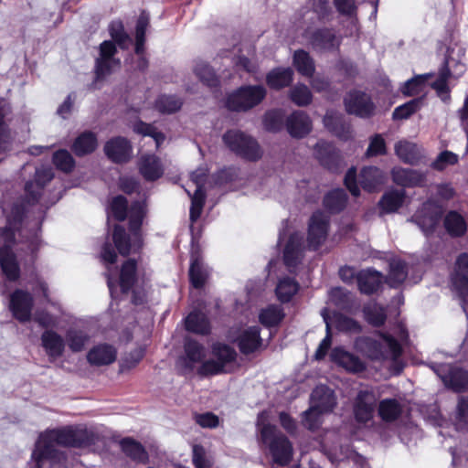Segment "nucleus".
Returning <instances> with one entry per match:
<instances>
[{"label":"nucleus","instance_id":"nucleus-34","mask_svg":"<svg viewBox=\"0 0 468 468\" xmlns=\"http://www.w3.org/2000/svg\"><path fill=\"white\" fill-rule=\"evenodd\" d=\"M405 192L403 190H390L386 192L379 201V207L384 213L397 211L403 204Z\"/></svg>","mask_w":468,"mask_h":468},{"label":"nucleus","instance_id":"nucleus-33","mask_svg":"<svg viewBox=\"0 0 468 468\" xmlns=\"http://www.w3.org/2000/svg\"><path fill=\"white\" fill-rule=\"evenodd\" d=\"M189 276L196 288L203 286L208 276V270L197 251H192Z\"/></svg>","mask_w":468,"mask_h":468},{"label":"nucleus","instance_id":"nucleus-30","mask_svg":"<svg viewBox=\"0 0 468 468\" xmlns=\"http://www.w3.org/2000/svg\"><path fill=\"white\" fill-rule=\"evenodd\" d=\"M395 153L404 163L417 165L421 158L420 147L408 141H399L395 144Z\"/></svg>","mask_w":468,"mask_h":468},{"label":"nucleus","instance_id":"nucleus-1","mask_svg":"<svg viewBox=\"0 0 468 468\" xmlns=\"http://www.w3.org/2000/svg\"><path fill=\"white\" fill-rule=\"evenodd\" d=\"M93 433L86 428H66L42 433L32 453L35 468H63L64 454L59 446L83 447L92 441Z\"/></svg>","mask_w":468,"mask_h":468},{"label":"nucleus","instance_id":"nucleus-43","mask_svg":"<svg viewBox=\"0 0 468 468\" xmlns=\"http://www.w3.org/2000/svg\"><path fill=\"white\" fill-rule=\"evenodd\" d=\"M97 147V139L90 132L81 133L73 144V150L78 155L91 153Z\"/></svg>","mask_w":468,"mask_h":468},{"label":"nucleus","instance_id":"nucleus-11","mask_svg":"<svg viewBox=\"0 0 468 468\" xmlns=\"http://www.w3.org/2000/svg\"><path fill=\"white\" fill-rule=\"evenodd\" d=\"M207 176V170L205 168H198L191 174V180L196 186L193 195L188 190L189 197H191L190 207V219L192 222L196 221L201 215L203 206L205 203V180Z\"/></svg>","mask_w":468,"mask_h":468},{"label":"nucleus","instance_id":"nucleus-31","mask_svg":"<svg viewBox=\"0 0 468 468\" xmlns=\"http://www.w3.org/2000/svg\"><path fill=\"white\" fill-rule=\"evenodd\" d=\"M360 185L367 191H373L385 182V174L376 166L365 167L360 173Z\"/></svg>","mask_w":468,"mask_h":468},{"label":"nucleus","instance_id":"nucleus-44","mask_svg":"<svg viewBox=\"0 0 468 468\" xmlns=\"http://www.w3.org/2000/svg\"><path fill=\"white\" fill-rule=\"evenodd\" d=\"M293 65L297 71L307 77H311L314 72V64L309 54L303 50H297L293 56Z\"/></svg>","mask_w":468,"mask_h":468},{"label":"nucleus","instance_id":"nucleus-46","mask_svg":"<svg viewBox=\"0 0 468 468\" xmlns=\"http://www.w3.org/2000/svg\"><path fill=\"white\" fill-rule=\"evenodd\" d=\"M447 231L452 236H462L466 231V223L463 218L457 212H450L444 220Z\"/></svg>","mask_w":468,"mask_h":468},{"label":"nucleus","instance_id":"nucleus-62","mask_svg":"<svg viewBox=\"0 0 468 468\" xmlns=\"http://www.w3.org/2000/svg\"><path fill=\"white\" fill-rule=\"evenodd\" d=\"M329 299L335 305L345 308L351 299V295L343 288H334L330 291Z\"/></svg>","mask_w":468,"mask_h":468},{"label":"nucleus","instance_id":"nucleus-32","mask_svg":"<svg viewBox=\"0 0 468 468\" xmlns=\"http://www.w3.org/2000/svg\"><path fill=\"white\" fill-rule=\"evenodd\" d=\"M358 288L363 293H372L378 290L381 282L382 274L377 271H362L357 275Z\"/></svg>","mask_w":468,"mask_h":468},{"label":"nucleus","instance_id":"nucleus-15","mask_svg":"<svg viewBox=\"0 0 468 468\" xmlns=\"http://www.w3.org/2000/svg\"><path fill=\"white\" fill-rule=\"evenodd\" d=\"M328 217L322 212H315L309 222L307 241L309 247L318 248L328 234Z\"/></svg>","mask_w":468,"mask_h":468},{"label":"nucleus","instance_id":"nucleus-61","mask_svg":"<svg viewBox=\"0 0 468 468\" xmlns=\"http://www.w3.org/2000/svg\"><path fill=\"white\" fill-rule=\"evenodd\" d=\"M127 201L122 197H114L111 203L109 214L112 215L117 220H123L126 218Z\"/></svg>","mask_w":468,"mask_h":468},{"label":"nucleus","instance_id":"nucleus-4","mask_svg":"<svg viewBox=\"0 0 468 468\" xmlns=\"http://www.w3.org/2000/svg\"><path fill=\"white\" fill-rule=\"evenodd\" d=\"M23 212L24 208L15 207L12 215L7 218L6 226L0 227V265L9 281H16L19 277V267L10 247L14 240V230L20 223Z\"/></svg>","mask_w":468,"mask_h":468},{"label":"nucleus","instance_id":"nucleus-42","mask_svg":"<svg viewBox=\"0 0 468 468\" xmlns=\"http://www.w3.org/2000/svg\"><path fill=\"white\" fill-rule=\"evenodd\" d=\"M89 340V335L83 330L71 328L67 331L66 341L72 352L83 350Z\"/></svg>","mask_w":468,"mask_h":468},{"label":"nucleus","instance_id":"nucleus-21","mask_svg":"<svg viewBox=\"0 0 468 468\" xmlns=\"http://www.w3.org/2000/svg\"><path fill=\"white\" fill-rule=\"evenodd\" d=\"M41 345L50 360L60 357L65 350L64 338L53 330L43 332Z\"/></svg>","mask_w":468,"mask_h":468},{"label":"nucleus","instance_id":"nucleus-12","mask_svg":"<svg viewBox=\"0 0 468 468\" xmlns=\"http://www.w3.org/2000/svg\"><path fill=\"white\" fill-rule=\"evenodd\" d=\"M452 285L459 292L464 311L468 309V254H461L455 262L452 275Z\"/></svg>","mask_w":468,"mask_h":468},{"label":"nucleus","instance_id":"nucleus-9","mask_svg":"<svg viewBox=\"0 0 468 468\" xmlns=\"http://www.w3.org/2000/svg\"><path fill=\"white\" fill-rule=\"evenodd\" d=\"M262 86L241 87L229 95L226 105L231 111H247L258 105L265 97Z\"/></svg>","mask_w":468,"mask_h":468},{"label":"nucleus","instance_id":"nucleus-49","mask_svg":"<svg viewBox=\"0 0 468 468\" xmlns=\"http://www.w3.org/2000/svg\"><path fill=\"white\" fill-rule=\"evenodd\" d=\"M282 309L278 305H270L262 309L259 318L261 323L265 326H272L278 324L283 318Z\"/></svg>","mask_w":468,"mask_h":468},{"label":"nucleus","instance_id":"nucleus-41","mask_svg":"<svg viewBox=\"0 0 468 468\" xmlns=\"http://www.w3.org/2000/svg\"><path fill=\"white\" fill-rule=\"evenodd\" d=\"M402 407L395 399H383L379 403L378 413L385 421H393L401 414Z\"/></svg>","mask_w":468,"mask_h":468},{"label":"nucleus","instance_id":"nucleus-54","mask_svg":"<svg viewBox=\"0 0 468 468\" xmlns=\"http://www.w3.org/2000/svg\"><path fill=\"white\" fill-rule=\"evenodd\" d=\"M181 106V101L170 95H162L155 102L156 109L162 113H173L178 111Z\"/></svg>","mask_w":468,"mask_h":468},{"label":"nucleus","instance_id":"nucleus-2","mask_svg":"<svg viewBox=\"0 0 468 468\" xmlns=\"http://www.w3.org/2000/svg\"><path fill=\"white\" fill-rule=\"evenodd\" d=\"M185 355L178 359L177 365L184 372L192 371L199 365L198 372L202 375H215L226 372L227 367L236 358V352L227 345L216 344L212 347V354L216 359L204 361L206 357L205 347L194 340L185 343Z\"/></svg>","mask_w":468,"mask_h":468},{"label":"nucleus","instance_id":"nucleus-5","mask_svg":"<svg viewBox=\"0 0 468 468\" xmlns=\"http://www.w3.org/2000/svg\"><path fill=\"white\" fill-rule=\"evenodd\" d=\"M145 215L144 204L134 203L130 211V231L131 237H127L124 229L116 226L113 231V241L120 254L126 256L131 251H136L142 246V237L139 232L143 218Z\"/></svg>","mask_w":468,"mask_h":468},{"label":"nucleus","instance_id":"nucleus-55","mask_svg":"<svg viewBox=\"0 0 468 468\" xmlns=\"http://www.w3.org/2000/svg\"><path fill=\"white\" fill-rule=\"evenodd\" d=\"M364 313L368 323L373 325L378 326L384 324L386 320V314L384 309L375 303H368Z\"/></svg>","mask_w":468,"mask_h":468},{"label":"nucleus","instance_id":"nucleus-57","mask_svg":"<svg viewBox=\"0 0 468 468\" xmlns=\"http://www.w3.org/2000/svg\"><path fill=\"white\" fill-rule=\"evenodd\" d=\"M291 100L298 106H305L312 101V93L307 86L296 85L291 90Z\"/></svg>","mask_w":468,"mask_h":468},{"label":"nucleus","instance_id":"nucleus-13","mask_svg":"<svg viewBox=\"0 0 468 468\" xmlns=\"http://www.w3.org/2000/svg\"><path fill=\"white\" fill-rule=\"evenodd\" d=\"M434 372L441 378L445 386L460 391L468 388V372L448 364L434 366Z\"/></svg>","mask_w":468,"mask_h":468},{"label":"nucleus","instance_id":"nucleus-47","mask_svg":"<svg viewBox=\"0 0 468 468\" xmlns=\"http://www.w3.org/2000/svg\"><path fill=\"white\" fill-rule=\"evenodd\" d=\"M5 114L6 111L5 105L0 102V160L2 159V155L10 149L13 139L11 132L5 121Z\"/></svg>","mask_w":468,"mask_h":468},{"label":"nucleus","instance_id":"nucleus-6","mask_svg":"<svg viewBox=\"0 0 468 468\" xmlns=\"http://www.w3.org/2000/svg\"><path fill=\"white\" fill-rule=\"evenodd\" d=\"M356 348L371 359H391L396 361L400 356V345L387 335H379L378 339L360 337L356 341Z\"/></svg>","mask_w":468,"mask_h":468},{"label":"nucleus","instance_id":"nucleus-14","mask_svg":"<svg viewBox=\"0 0 468 468\" xmlns=\"http://www.w3.org/2000/svg\"><path fill=\"white\" fill-rule=\"evenodd\" d=\"M441 214V207L433 202H426L414 215L412 220L417 223L425 235H429L439 224Z\"/></svg>","mask_w":468,"mask_h":468},{"label":"nucleus","instance_id":"nucleus-28","mask_svg":"<svg viewBox=\"0 0 468 468\" xmlns=\"http://www.w3.org/2000/svg\"><path fill=\"white\" fill-rule=\"evenodd\" d=\"M324 126L335 136L342 140H347L351 137L350 125L344 122L341 114L328 111L324 118Z\"/></svg>","mask_w":468,"mask_h":468},{"label":"nucleus","instance_id":"nucleus-20","mask_svg":"<svg viewBox=\"0 0 468 468\" xmlns=\"http://www.w3.org/2000/svg\"><path fill=\"white\" fill-rule=\"evenodd\" d=\"M391 176L395 184L404 187L422 186L426 182V173L410 168L394 167Z\"/></svg>","mask_w":468,"mask_h":468},{"label":"nucleus","instance_id":"nucleus-50","mask_svg":"<svg viewBox=\"0 0 468 468\" xmlns=\"http://www.w3.org/2000/svg\"><path fill=\"white\" fill-rule=\"evenodd\" d=\"M324 206L332 212L342 210L346 204V195L342 189H335L324 197Z\"/></svg>","mask_w":468,"mask_h":468},{"label":"nucleus","instance_id":"nucleus-56","mask_svg":"<svg viewBox=\"0 0 468 468\" xmlns=\"http://www.w3.org/2000/svg\"><path fill=\"white\" fill-rule=\"evenodd\" d=\"M133 131L144 136H150L155 142V146L158 148L165 141V134L158 132L153 125L138 122L133 125Z\"/></svg>","mask_w":468,"mask_h":468},{"label":"nucleus","instance_id":"nucleus-35","mask_svg":"<svg viewBox=\"0 0 468 468\" xmlns=\"http://www.w3.org/2000/svg\"><path fill=\"white\" fill-rule=\"evenodd\" d=\"M302 236L297 233L290 237L283 252L284 262L287 266L296 265L302 251Z\"/></svg>","mask_w":468,"mask_h":468},{"label":"nucleus","instance_id":"nucleus-10","mask_svg":"<svg viewBox=\"0 0 468 468\" xmlns=\"http://www.w3.org/2000/svg\"><path fill=\"white\" fill-rule=\"evenodd\" d=\"M326 309L322 311V315L326 325V335L320 343L314 357L317 360L324 358L331 346L332 336H331V326L335 325L338 330L358 332V324L351 318L344 316L342 314H335L333 318H330L326 314Z\"/></svg>","mask_w":468,"mask_h":468},{"label":"nucleus","instance_id":"nucleus-8","mask_svg":"<svg viewBox=\"0 0 468 468\" xmlns=\"http://www.w3.org/2000/svg\"><path fill=\"white\" fill-rule=\"evenodd\" d=\"M223 141L232 152L247 160L256 161L262 156V150L257 141L239 130L228 131Z\"/></svg>","mask_w":468,"mask_h":468},{"label":"nucleus","instance_id":"nucleus-63","mask_svg":"<svg viewBox=\"0 0 468 468\" xmlns=\"http://www.w3.org/2000/svg\"><path fill=\"white\" fill-rule=\"evenodd\" d=\"M458 161V156L449 151L441 153L432 163V167L437 170H443L447 165H454Z\"/></svg>","mask_w":468,"mask_h":468},{"label":"nucleus","instance_id":"nucleus-22","mask_svg":"<svg viewBox=\"0 0 468 468\" xmlns=\"http://www.w3.org/2000/svg\"><path fill=\"white\" fill-rule=\"evenodd\" d=\"M104 151L111 160L115 163H121L130 158L132 146L125 138L116 137L106 143Z\"/></svg>","mask_w":468,"mask_h":468},{"label":"nucleus","instance_id":"nucleus-45","mask_svg":"<svg viewBox=\"0 0 468 468\" xmlns=\"http://www.w3.org/2000/svg\"><path fill=\"white\" fill-rule=\"evenodd\" d=\"M299 289L298 283L291 278L281 279L276 287V294L281 302H289Z\"/></svg>","mask_w":468,"mask_h":468},{"label":"nucleus","instance_id":"nucleus-23","mask_svg":"<svg viewBox=\"0 0 468 468\" xmlns=\"http://www.w3.org/2000/svg\"><path fill=\"white\" fill-rule=\"evenodd\" d=\"M117 356L116 349L108 344L93 346L87 354V360L92 366H106L113 363Z\"/></svg>","mask_w":468,"mask_h":468},{"label":"nucleus","instance_id":"nucleus-58","mask_svg":"<svg viewBox=\"0 0 468 468\" xmlns=\"http://www.w3.org/2000/svg\"><path fill=\"white\" fill-rule=\"evenodd\" d=\"M53 162L58 169L64 172H69L74 166V160L66 150L56 152L53 156Z\"/></svg>","mask_w":468,"mask_h":468},{"label":"nucleus","instance_id":"nucleus-16","mask_svg":"<svg viewBox=\"0 0 468 468\" xmlns=\"http://www.w3.org/2000/svg\"><path fill=\"white\" fill-rule=\"evenodd\" d=\"M116 52L115 46L111 41H104L100 47V58L96 62V73L98 78H104L120 67V60L113 56Z\"/></svg>","mask_w":468,"mask_h":468},{"label":"nucleus","instance_id":"nucleus-39","mask_svg":"<svg viewBox=\"0 0 468 468\" xmlns=\"http://www.w3.org/2000/svg\"><path fill=\"white\" fill-rule=\"evenodd\" d=\"M186 328L193 333L206 335L209 332V323L204 314L193 312L186 318Z\"/></svg>","mask_w":468,"mask_h":468},{"label":"nucleus","instance_id":"nucleus-27","mask_svg":"<svg viewBox=\"0 0 468 468\" xmlns=\"http://www.w3.org/2000/svg\"><path fill=\"white\" fill-rule=\"evenodd\" d=\"M138 166L140 174L147 181H154L164 174L161 160L154 154L142 155Z\"/></svg>","mask_w":468,"mask_h":468},{"label":"nucleus","instance_id":"nucleus-60","mask_svg":"<svg viewBox=\"0 0 468 468\" xmlns=\"http://www.w3.org/2000/svg\"><path fill=\"white\" fill-rule=\"evenodd\" d=\"M193 463L196 468H209L213 465V460L207 456L205 449L200 445L193 447Z\"/></svg>","mask_w":468,"mask_h":468},{"label":"nucleus","instance_id":"nucleus-36","mask_svg":"<svg viewBox=\"0 0 468 468\" xmlns=\"http://www.w3.org/2000/svg\"><path fill=\"white\" fill-rule=\"evenodd\" d=\"M408 270L406 263L399 259H392L389 263V272L387 282L391 287L399 286L407 278Z\"/></svg>","mask_w":468,"mask_h":468},{"label":"nucleus","instance_id":"nucleus-40","mask_svg":"<svg viewBox=\"0 0 468 468\" xmlns=\"http://www.w3.org/2000/svg\"><path fill=\"white\" fill-rule=\"evenodd\" d=\"M120 444L122 452L133 460L139 463H145L147 461V453L139 442L126 438L122 440Z\"/></svg>","mask_w":468,"mask_h":468},{"label":"nucleus","instance_id":"nucleus-17","mask_svg":"<svg viewBox=\"0 0 468 468\" xmlns=\"http://www.w3.org/2000/svg\"><path fill=\"white\" fill-rule=\"evenodd\" d=\"M345 106L348 113L359 117H368L374 112V104L370 98L360 91H351L345 98Z\"/></svg>","mask_w":468,"mask_h":468},{"label":"nucleus","instance_id":"nucleus-38","mask_svg":"<svg viewBox=\"0 0 468 468\" xmlns=\"http://www.w3.org/2000/svg\"><path fill=\"white\" fill-rule=\"evenodd\" d=\"M312 45L318 50H331L338 47L339 39L330 30H320L314 35Z\"/></svg>","mask_w":468,"mask_h":468},{"label":"nucleus","instance_id":"nucleus-29","mask_svg":"<svg viewBox=\"0 0 468 468\" xmlns=\"http://www.w3.org/2000/svg\"><path fill=\"white\" fill-rule=\"evenodd\" d=\"M238 345L243 354L256 351L261 345L260 328L254 325L245 329L238 338Z\"/></svg>","mask_w":468,"mask_h":468},{"label":"nucleus","instance_id":"nucleus-18","mask_svg":"<svg viewBox=\"0 0 468 468\" xmlns=\"http://www.w3.org/2000/svg\"><path fill=\"white\" fill-rule=\"evenodd\" d=\"M33 298L30 293L17 290L11 294L10 310L20 322H27L31 318Z\"/></svg>","mask_w":468,"mask_h":468},{"label":"nucleus","instance_id":"nucleus-53","mask_svg":"<svg viewBox=\"0 0 468 468\" xmlns=\"http://www.w3.org/2000/svg\"><path fill=\"white\" fill-rule=\"evenodd\" d=\"M422 105V99L418 98L411 100L403 105L397 107L393 112V119L403 120L409 118L411 114L420 109Z\"/></svg>","mask_w":468,"mask_h":468},{"label":"nucleus","instance_id":"nucleus-3","mask_svg":"<svg viewBox=\"0 0 468 468\" xmlns=\"http://www.w3.org/2000/svg\"><path fill=\"white\" fill-rule=\"evenodd\" d=\"M257 429L260 432V440L269 448L273 462L280 466L287 465L292 456V446L289 440L271 424L269 411L259 414Z\"/></svg>","mask_w":468,"mask_h":468},{"label":"nucleus","instance_id":"nucleus-7","mask_svg":"<svg viewBox=\"0 0 468 468\" xmlns=\"http://www.w3.org/2000/svg\"><path fill=\"white\" fill-rule=\"evenodd\" d=\"M335 404L334 392L326 386H317L311 396V407L303 413V424L309 430L317 429L322 415L331 412Z\"/></svg>","mask_w":468,"mask_h":468},{"label":"nucleus","instance_id":"nucleus-19","mask_svg":"<svg viewBox=\"0 0 468 468\" xmlns=\"http://www.w3.org/2000/svg\"><path fill=\"white\" fill-rule=\"evenodd\" d=\"M376 406L375 395L368 390H361L354 405V415L359 423H367L373 418Z\"/></svg>","mask_w":468,"mask_h":468},{"label":"nucleus","instance_id":"nucleus-48","mask_svg":"<svg viewBox=\"0 0 468 468\" xmlns=\"http://www.w3.org/2000/svg\"><path fill=\"white\" fill-rule=\"evenodd\" d=\"M196 76L207 86L214 87L218 80L214 70L204 61H198L194 67Z\"/></svg>","mask_w":468,"mask_h":468},{"label":"nucleus","instance_id":"nucleus-24","mask_svg":"<svg viewBox=\"0 0 468 468\" xmlns=\"http://www.w3.org/2000/svg\"><path fill=\"white\" fill-rule=\"evenodd\" d=\"M331 360L346 371L357 373L365 369V364L353 354L341 347H335L330 354Z\"/></svg>","mask_w":468,"mask_h":468},{"label":"nucleus","instance_id":"nucleus-64","mask_svg":"<svg viewBox=\"0 0 468 468\" xmlns=\"http://www.w3.org/2000/svg\"><path fill=\"white\" fill-rule=\"evenodd\" d=\"M468 425V399H460L457 407L456 427L464 429Z\"/></svg>","mask_w":468,"mask_h":468},{"label":"nucleus","instance_id":"nucleus-51","mask_svg":"<svg viewBox=\"0 0 468 468\" xmlns=\"http://www.w3.org/2000/svg\"><path fill=\"white\" fill-rule=\"evenodd\" d=\"M136 270L135 261L128 260L122 265L120 276V285L122 292H126L133 284Z\"/></svg>","mask_w":468,"mask_h":468},{"label":"nucleus","instance_id":"nucleus-25","mask_svg":"<svg viewBox=\"0 0 468 468\" xmlns=\"http://www.w3.org/2000/svg\"><path fill=\"white\" fill-rule=\"evenodd\" d=\"M52 177L53 173L50 168H41L36 171L35 181L27 183L25 187L28 204L37 201L44 185L50 181Z\"/></svg>","mask_w":468,"mask_h":468},{"label":"nucleus","instance_id":"nucleus-37","mask_svg":"<svg viewBox=\"0 0 468 468\" xmlns=\"http://www.w3.org/2000/svg\"><path fill=\"white\" fill-rule=\"evenodd\" d=\"M292 75L293 72L291 69L278 68L268 74L267 83L272 89H282L292 82Z\"/></svg>","mask_w":468,"mask_h":468},{"label":"nucleus","instance_id":"nucleus-59","mask_svg":"<svg viewBox=\"0 0 468 468\" xmlns=\"http://www.w3.org/2000/svg\"><path fill=\"white\" fill-rule=\"evenodd\" d=\"M283 113L282 111H271L265 114L264 127L271 132L279 131L282 127Z\"/></svg>","mask_w":468,"mask_h":468},{"label":"nucleus","instance_id":"nucleus-52","mask_svg":"<svg viewBox=\"0 0 468 468\" xmlns=\"http://www.w3.org/2000/svg\"><path fill=\"white\" fill-rule=\"evenodd\" d=\"M426 88V77L419 75L406 81L401 88V92L405 96H414L424 92Z\"/></svg>","mask_w":468,"mask_h":468},{"label":"nucleus","instance_id":"nucleus-26","mask_svg":"<svg viewBox=\"0 0 468 468\" xmlns=\"http://www.w3.org/2000/svg\"><path fill=\"white\" fill-rule=\"evenodd\" d=\"M286 126L292 137L302 138L311 132L312 122L305 112L299 111L287 119Z\"/></svg>","mask_w":468,"mask_h":468}]
</instances>
